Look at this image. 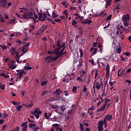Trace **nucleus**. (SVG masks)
Returning a JSON list of instances; mask_svg holds the SVG:
<instances>
[{"label":"nucleus","instance_id":"1","mask_svg":"<svg viewBox=\"0 0 131 131\" xmlns=\"http://www.w3.org/2000/svg\"><path fill=\"white\" fill-rule=\"evenodd\" d=\"M65 42H63L61 46V42L60 40H58L56 46L58 48L54 49V53L58 57H61L62 55H65L66 51H64L65 50Z\"/></svg>","mask_w":131,"mask_h":131},{"label":"nucleus","instance_id":"2","mask_svg":"<svg viewBox=\"0 0 131 131\" xmlns=\"http://www.w3.org/2000/svg\"><path fill=\"white\" fill-rule=\"evenodd\" d=\"M28 47H29V42H27L26 45H25L23 48L21 49V52H23L22 54L20 56L18 55V53L16 52V56L15 57L16 59V62L17 63H21L22 61H19L20 57L23 56L24 54H26V53H27V50H28Z\"/></svg>","mask_w":131,"mask_h":131},{"label":"nucleus","instance_id":"3","mask_svg":"<svg viewBox=\"0 0 131 131\" xmlns=\"http://www.w3.org/2000/svg\"><path fill=\"white\" fill-rule=\"evenodd\" d=\"M34 14V11L32 10H27L24 13L23 15V18L26 19H30V18H32V16H33Z\"/></svg>","mask_w":131,"mask_h":131},{"label":"nucleus","instance_id":"4","mask_svg":"<svg viewBox=\"0 0 131 131\" xmlns=\"http://www.w3.org/2000/svg\"><path fill=\"white\" fill-rule=\"evenodd\" d=\"M112 120V115H107L103 119V124H104V128H106L108 126V123L107 121H111Z\"/></svg>","mask_w":131,"mask_h":131},{"label":"nucleus","instance_id":"5","mask_svg":"<svg viewBox=\"0 0 131 131\" xmlns=\"http://www.w3.org/2000/svg\"><path fill=\"white\" fill-rule=\"evenodd\" d=\"M61 56H58V55H57V56H56L55 57H54L53 56H48L46 58L45 60L46 61V62H48V63H50L51 62H55V61H56V60H57V59H58V58L60 57Z\"/></svg>","mask_w":131,"mask_h":131},{"label":"nucleus","instance_id":"6","mask_svg":"<svg viewBox=\"0 0 131 131\" xmlns=\"http://www.w3.org/2000/svg\"><path fill=\"white\" fill-rule=\"evenodd\" d=\"M24 73H25L24 70L18 71V73H17L15 75L17 78L16 81H20V79H21V78H22L23 77Z\"/></svg>","mask_w":131,"mask_h":131},{"label":"nucleus","instance_id":"7","mask_svg":"<svg viewBox=\"0 0 131 131\" xmlns=\"http://www.w3.org/2000/svg\"><path fill=\"white\" fill-rule=\"evenodd\" d=\"M31 113L33 115H35L36 119H38V118H39V115L41 114V112L39 111V109L37 108L34 111H32Z\"/></svg>","mask_w":131,"mask_h":131},{"label":"nucleus","instance_id":"8","mask_svg":"<svg viewBox=\"0 0 131 131\" xmlns=\"http://www.w3.org/2000/svg\"><path fill=\"white\" fill-rule=\"evenodd\" d=\"M101 86H103V83H102V81H98L95 83L93 85V89L95 90H100L101 89Z\"/></svg>","mask_w":131,"mask_h":131},{"label":"nucleus","instance_id":"9","mask_svg":"<svg viewBox=\"0 0 131 131\" xmlns=\"http://www.w3.org/2000/svg\"><path fill=\"white\" fill-rule=\"evenodd\" d=\"M39 17L38 19L40 21H41V22H43L47 18H48V16H47V14L43 13L42 14V13H39L38 14Z\"/></svg>","mask_w":131,"mask_h":131},{"label":"nucleus","instance_id":"10","mask_svg":"<svg viewBox=\"0 0 131 131\" xmlns=\"http://www.w3.org/2000/svg\"><path fill=\"white\" fill-rule=\"evenodd\" d=\"M103 124H104V122L103 121H99L98 122V127L97 129L98 131H103Z\"/></svg>","mask_w":131,"mask_h":131},{"label":"nucleus","instance_id":"11","mask_svg":"<svg viewBox=\"0 0 131 131\" xmlns=\"http://www.w3.org/2000/svg\"><path fill=\"white\" fill-rule=\"evenodd\" d=\"M52 126L54 127V128H55V129H56V130L58 131V130H60V131H62L63 130L62 129V128L60 127V124H53L52 125Z\"/></svg>","mask_w":131,"mask_h":131},{"label":"nucleus","instance_id":"12","mask_svg":"<svg viewBox=\"0 0 131 131\" xmlns=\"http://www.w3.org/2000/svg\"><path fill=\"white\" fill-rule=\"evenodd\" d=\"M0 7H3V8H6V7H7V0L1 1Z\"/></svg>","mask_w":131,"mask_h":131},{"label":"nucleus","instance_id":"13","mask_svg":"<svg viewBox=\"0 0 131 131\" xmlns=\"http://www.w3.org/2000/svg\"><path fill=\"white\" fill-rule=\"evenodd\" d=\"M20 126H23V131H27L28 126H27V122L23 123Z\"/></svg>","mask_w":131,"mask_h":131},{"label":"nucleus","instance_id":"14","mask_svg":"<svg viewBox=\"0 0 131 131\" xmlns=\"http://www.w3.org/2000/svg\"><path fill=\"white\" fill-rule=\"evenodd\" d=\"M116 34L119 37H121V38H122V39H124V36H123V34H122V33L121 32H119L118 31H117L116 32Z\"/></svg>","mask_w":131,"mask_h":131},{"label":"nucleus","instance_id":"15","mask_svg":"<svg viewBox=\"0 0 131 131\" xmlns=\"http://www.w3.org/2000/svg\"><path fill=\"white\" fill-rule=\"evenodd\" d=\"M45 31V29H43L42 28H40L36 33L35 34L36 35H41L42 34V33Z\"/></svg>","mask_w":131,"mask_h":131},{"label":"nucleus","instance_id":"16","mask_svg":"<svg viewBox=\"0 0 131 131\" xmlns=\"http://www.w3.org/2000/svg\"><path fill=\"white\" fill-rule=\"evenodd\" d=\"M129 15L128 14H127L122 17V21H128V20H129Z\"/></svg>","mask_w":131,"mask_h":131},{"label":"nucleus","instance_id":"17","mask_svg":"<svg viewBox=\"0 0 131 131\" xmlns=\"http://www.w3.org/2000/svg\"><path fill=\"white\" fill-rule=\"evenodd\" d=\"M82 23L83 24H88V25H90V24L92 23V20L89 19H84L82 21Z\"/></svg>","mask_w":131,"mask_h":131},{"label":"nucleus","instance_id":"18","mask_svg":"<svg viewBox=\"0 0 131 131\" xmlns=\"http://www.w3.org/2000/svg\"><path fill=\"white\" fill-rule=\"evenodd\" d=\"M90 51L91 53L93 54V55H96L97 54V51H98V49L97 48H94V47H92L90 49Z\"/></svg>","mask_w":131,"mask_h":131},{"label":"nucleus","instance_id":"19","mask_svg":"<svg viewBox=\"0 0 131 131\" xmlns=\"http://www.w3.org/2000/svg\"><path fill=\"white\" fill-rule=\"evenodd\" d=\"M98 16H102V17H104V16H106V13H105L104 11H100V12L97 13V15H95V17Z\"/></svg>","mask_w":131,"mask_h":131},{"label":"nucleus","instance_id":"20","mask_svg":"<svg viewBox=\"0 0 131 131\" xmlns=\"http://www.w3.org/2000/svg\"><path fill=\"white\" fill-rule=\"evenodd\" d=\"M106 106H107V101H105L103 106L99 110H98V111H103V110H105V108H106Z\"/></svg>","mask_w":131,"mask_h":131},{"label":"nucleus","instance_id":"21","mask_svg":"<svg viewBox=\"0 0 131 131\" xmlns=\"http://www.w3.org/2000/svg\"><path fill=\"white\" fill-rule=\"evenodd\" d=\"M85 81L86 85H89L90 83H91V76H89V77L85 79Z\"/></svg>","mask_w":131,"mask_h":131},{"label":"nucleus","instance_id":"22","mask_svg":"<svg viewBox=\"0 0 131 131\" xmlns=\"http://www.w3.org/2000/svg\"><path fill=\"white\" fill-rule=\"evenodd\" d=\"M121 50H122V47L119 46L118 47H116V52L118 54H120V53H121Z\"/></svg>","mask_w":131,"mask_h":131},{"label":"nucleus","instance_id":"23","mask_svg":"<svg viewBox=\"0 0 131 131\" xmlns=\"http://www.w3.org/2000/svg\"><path fill=\"white\" fill-rule=\"evenodd\" d=\"M54 94H56L57 96H59L60 94H62V91L60 89H58L54 92Z\"/></svg>","mask_w":131,"mask_h":131},{"label":"nucleus","instance_id":"24","mask_svg":"<svg viewBox=\"0 0 131 131\" xmlns=\"http://www.w3.org/2000/svg\"><path fill=\"white\" fill-rule=\"evenodd\" d=\"M11 55H12V56H14L16 54V48L14 47H13L11 49Z\"/></svg>","mask_w":131,"mask_h":131},{"label":"nucleus","instance_id":"25","mask_svg":"<svg viewBox=\"0 0 131 131\" xmlns=\"http://www.w3.org/2000/svg\"><path fill=\"white\" fill-rule=\"evenodd\" d=\"M59 107L60 108V111L62 113V114H63V113H64V111H65V106L64 105H61V106H59Z\"/></svg>","mask_w":131,"mask_h":131},{"label":"nucleus","instance_id":"26","mask_svg":"<svg viewBox=\"0 0 131 131\" xmlns=\"http://www.w3.org/2000/svg\"><path fill=\"white\" fill-rule=\"evenodd\" d=\"M84 124H81V123H79V129H80V130L81 131H83L84 130Z\"/></svg>","mask_w":131,"mask_h":131},{"label":"nucleus","instance_id":"27","mask_svg":"<svg viewBox=\"0 0 131 131\" xmlns=\"http://www.w3.org/2000/svg\"><path fill=\"white\" fill-rule=\"evenodd\" d=\"M11 103L14 105V106H19V105L21 104V102H17L14 101H12Z\"/></svg>","mask_w":131,"mask_h":131},{"label":"nucleus","instance_id":"28","mask_svg":"<svg viewBox=\"0 0 131 131\" xmlns=\"http://www.w3.org/2000/svg\"><path fill=\"white\" fill-rule=\"evenodd\" d=\"M77 21L76 20H72V25H73V26H75V27H76V26H77Z\"/></svg>","mask_w":131,"mask_h":131},{"label":"nucleus","instance_id":"29","mask_svg":"<svg viewBox=\"0 0 131 131\" xmlns=\"http://www.w3.org/2000/svg\"><path fill=\"white\" fill-rule=\"evenodd\" d=\"M60 110H61L58 106V108H56L55 110V112H56V113H58V114H60V115H62V113L60 111Z\"/></svg>","mask_w":131,"mask_h":131},{"label":"nucleus","instance_id":"30","mask_svg":"<svg viewBox=\"0 0 131 131\" xmlns=\"http://www.w3.org/2000/svg\"><path fill=\"white\" fill-rule=\"evenodd\" d=\"M82 77V76H81V75L79 77H77L76 80H77V81H79L80 82H82L83 81V80H82V79L81 78Z\"/></svg>","mask_w":131,"mask_h":131},{"label":"nucleus","instance_id":"31","mask_svg":"<svg viewBox=\"0 0 131 131\" xmlns=\"http://www.w3.org/2000/svg\"><path fill=\"white\" fill-rule=\"evenodd\" d=\"M111 4V0H107L106 4L105 5V8H108L109 6Z\"/></svg>","mask_w":131,"mask_h":131},{"label":"nucleus","instance_id":"32","mask_svg":"<svg viewBox=\"0 0 131 131\" xmlns=\"http://www.w3.org/2000/svg\"><path fill=\"white\" fill-rule=\"evenodd\" d=\"M16 22V19H13L9 20V22H7V24H13V23H15Z\"/></svg>","mask_w":131,"mask_h":131},{"label":"nucleus","instance_id":"33","mask_svg":"<svg viewBox=\"0 0 131 131\" xmlns=\"http://www.w3.org/2000/svg\"><path fill=\"white\" fill-rule=\"evenodd\" d=\"M94 78L95 79H96V78H99V72H98V71H95Z\"/></svg>","mask_w":131,"mask_h":131},{"label":"nucleus","instance_id":"34","mask_svg":"<svg viewBox=\"0 0 131 131\" xmlns=\"http://www.w3.org/2000/svg\"><path fill=\"white\" fill-rule=\"evenodd\" d=\"M25 70H31L32 69V68L31 67L26 66L24 67Z\"/></svg>","mask_w":131,"mask_h":131},{"label":"nucleus","instance_id":"35","mask_svg":"<svg viewBox=\"0 0 131 131\" xmlns=\"http://www.w3.org/2000/svg\"><path fill=\"white\" fill-rule=\"evenodd\" d=\"M52 18H57V17H58V15L56 14V12H55V11H53L52 13Z\"/></svg>","mask_w":131,"mask_h":131},{"label":"nucleus","instance_id":"36","mask_svg":"<svg viewBox=\"0 0 131 131\" xmlns=\"http://www.w3.org/2000/svg\"><path fill=\"white\" fill-rule=\"evenodd\" d=\"M83 18H84L83 16H78L76 17V20H77V21H81V20H82Z\"/></svg>","mask_w":131,"mask_h":131},{"label":"nucleus","instance_id":"37","mask_svg":"<svg viewBox=\"0 0 131 131\" xmlns=\"http://www.w3.org/2000/svg\"><path fill=\"white\" fill-rule=\"evenodd\" d=\"M4 19H5V17L4 16H2V15L0 14V22L4 23L5 20H4Z\"/></svg>","mask_w":131,"mask_h":131},{"label":"nucleus","instance_id":"38","mask_svg":"<svg viewBox=\"0 0 131 131\" xmlns=\"http://www.w3.org/2000/svg\"><path fill=\"white\" fill-rule=\"evenodd\" d=\"M110 26V23L106 22L105 23V26L104 27L103 29H106V28H108Z\"/></svg>","mask_w":131,"mask_h":131},{"label":"nucleus","instance_id":"39","mask_svg":"<svg viewBox=\"0 0 131 131\" xmlns=\"http://www.w3.org/2000/svg\"><path fill=\"white\" fill-rule=\"evenodd\" d=\"M17 67V66L16 64H10V68L11 69H15Z\"/></svg>","mask_w":131,"mask_h":131},{"label":"nucleus","instance_id":"40","mask_svg":"<svg viewBox=\"0 0 131 131\" xmlns=\"http://www.w3.org/2000/svg\"><path fill=\"white\" fill-rule=\"evenodd\" d=\"M47 83H48V81H42L41 83V86H43L46 85V84H47Z\"/></svg>","mask_w":131,"mask_h":131},{"label":"nucleus","instance_id":"41","mask_svg":"<svg viewBox=\"0 0 131 131\" xmlns=\"http://www.w3.org/2000/svg\"><path fill=\"white\" fill-rule=\"evenodd\" d=\"M16 110L17 111H21V108H22V105H18V106H16Z\"/></svg>","mask_w":131,"mask_h":131},{"label":"nucleus","instance_id":"42","mask_svg":"<svg viewBox=\"0 0 131 131\" xmlns=\"http://www.w3.org/2000/svg\"><path fill=\"white\" fill-rule=\"evenodd\" d=\"M33 129H39V127L36 125V124H35L32 127Z\"/></svg>","mask_w":131,"mask_h":131},{"label":"nucleus","instance_id":"43","mask_svg":"<svg viewBox=\"0 0 131 131\" xmlns=\"http://www.w3.org/2000/svg\"><path fill=\"white\" fill-rule=\"evenodd\" d=\"M83 93H85L88 92V88H86V86L84 85L83 88Z\"/></svg>","mask_w":131,"mask_h":131},{"label":"nucleus","instance_id":"44","mask_svg":"<svg viewBox=\"0 0 131 131\" xmlns=\"http://www.w3.org/2000/svg\"><path fill=\"white\" fill-rule=\"evenodd\" d=\"M19 130H20V127L18 126H17L14 129H12L11 131H19Z\"/></svg>","mask_w":131,"mask_h":131},{"label":"nucleus","instance_id":"45","mask_svg":"<svg viewBox=\"0 0 131 131\" xmlns=\"http://www.w3.org/2000/svg\"><path fill=\"white\" fill-rule=\"evenodd\" d=\"M2 116L3 117V118H7V116H8V114H7L6 113H3L2 114Z\"/></svg>","mask_w":131,"mask_h":131},{"label":"nucleus","instance_id":"46","mask_svg":"<svg viewBox=\"0 0 131 131\" xmlns=\"http://www.w3.org/2000/svg\"><path fill=\"white\" fill-rule=\"evenodd\" d=\"M34 125H35V124L30 123L29 125V127H30V128H32L33 126H34Z\"/></svg>","mask_w":131,"mask_h":131},{"label":"nucleus","instance_id":"47","mask_svg":"<svg viewBox=\"0 0 131 131\" xmlns=\"http://www.w3.org/2000/svg\"><path fill=\"white\" fill-rule=\"evenodd\" d=\"M77 90V88L74 86L72 89L73 93H76V91Z\"/></svg>","mask_w":131,"mask_h":131},{"label":"nucleus","instance_id":"48","mask_svg":"<svg viewBox=\"0 0 131 131\" xmlns=\"http://www.w3.org/2000/svg\"><path fill=\"white\" fill-rule=\"evenodd\" d=\"M106 72L110 71V67H109V64H107L106 66Z\"/></svg>","mask_w":131,"mask_h":131},{"label":"nucleus","instance_id":"49","mask_svg":"<svg viewBox=\"0 0 131 131\" xmlns=\"http://www.w3.org/2000/svg\"><path fill=\"white\" fill-rule=\"evenodd\" d=\"M85 74V72L83 70L81 71L80 76L83 77V76H84Z\"/></svg>","mask_w":131,"mask_h":131},{"label":"nucleus","instance_id":"50","mask_svg":"<svg viewBox=\"0 0 131 131\" xmlns=\"http://www.w3.org/2000/svg\"><path fill=\"white\" fill-rule=\"evenodd\" d=\"M0 47L3 50H6V49H7V46L5 45H0Z\"/></svg>","mask_w":131,"mask_h":131},{"label":"nucleus","instance_id":"51","mask_svg":"<svg viewBox=\"0 0 131 131\" xmlns=\"http://www.w3.org/2000/svg\"><path fill=\"white\" fill-rule=\"evenodd\" d=\"M44 116H45V117L46 118V119H50V116H48V113H46L44 114Z\"/></svg>","mask_w":131,"mask_h":131},{"label":"nucleus","instance_id":"52","mask_svg":"<svg viewBox=\"0 0 131 131\" xmlns=\"http://www.w3.org/2000/svg\"><path fill=\"white\" fill-rule=\"evenodd\" d=\"M111 18H112V15H110L106 17V21H108V20H111Z\"/></svg>","mask_w":131,"mask_h":131},{"label":"nucleus","instance_id":"53","mask_svg":"<svg viewBox=\"0 0 131 131\" xmlns=\"http://www.w3.org/2000/svg\"><path fill=\"white\" fill-rule=\"evenodd\" d=\"M25 11H26V8H20V13H22V12H25Z\"/></svg>","mask_w":131,"mask_h":131},{"label":"nucleus","instance_id":"54","mask_svg":"<svg viewBox=\"0 0 131 131\" xmlns=\"http://www.w3.org/2000/svg\"><path fill=\"white\" fill-rule=\"evenodd\" d=\"M129 28H127L126 29H125V30H123L125 32H126V33H128V32H129Z\"/></svg>","mask_w":131,"mask_h":131},{"label":"nucleus","instance_id":"55","mask_svg":"<svg viewBox=\"0 0 131 131\" xmlns=\"http://www.w3.org/2000/svg\"><path fill=\"white\" fill-rule=\"evenodd\" d=\"M89 111H92V110H95V105H93L91 108H89Z\"/></svg>","mask_w":131,"mask_h":131},{"label":"nucleus","instance_id":"56","mask_svg":"<svg viewBox=\"0 0 131 131\" xmlns=\"http://www.w3.org/2000/svg\"><path fill=\"white\" fill-rule=\"evenodd\" d=\"M52 108H53V109H58L59 106L58 105H52Z\"/></svg>","mask_w":131,"mask_h":131},{"label":"nucleus","instance_id":"57","mask_svg":"<svg viewBox=\"0 0 131 131\" xmlns=\"http://www.w3.org/2000/svg\"><path fill=\"white\" fill-rule=\"evenodd\" d=\"M123 23L124 24V25L125 26H126V27H127V26H128V24L127 21H123Z\"/></svg>","mask_w":131,"mask_h":131},{"label":"nucleus","instance_id":"58","mask_svg":"<svg viewBox=\"0 0 131 131\" xmlns=\"http://www.w3.org/2000/svg\"><path fill=\"white\" fill-rule=\"evenodd\" d=\"M29 80V79H28V78L27 77H24V81H25V82H27Z\"/></svg>","mask_w":131,"mask_h":131},{"label":"nucleus","instance_id":"59","mask_svg":"<svg viewBox=\"0 0 131 131\" xmlns=\"http://www.w3.org/2000/svg\"><path fill=\"white\" fill-rule=\"evenodd\" d=\"M79 50H80L79 52H80V57L82 58V54H83L82 50H81V49H80Z\"/></svg>","mask_w":131,"mask_h":131},{"label":"nucleus","instance_id":"60","mask_svg":"<svg viewBox=\"0 0 131 131\" xmlns=\"http://www.w3.org/2000/svg\"><path fill=\"white\" fill-rule=\"evenodd\" d=\"M109 76H110V71L106 72V77L109 78Z\"/></svg>","mask_w":131,"mask_h":131},{"label":"nucleus","instance_id":"61","mask_svg":"<svg viewBox=\"0 0 131 131\" xmlns=\"http://www.w3.org/2000/svg\"><path fill=\"white\" fill-rule=\"evenodd\" d=\"M58 98H59L60 100H61V101H65V98L62 96H60Z\"/></svg>","mask_w":131,"mask_h":131},{"label":"nucleus","instance_id":"62","mask_svg":"<svg viewBox=\"0 0 131 131\" xmlns=\"http://www.w3.org/2000/svg\"><path fill=\"white\" fill-rule=\"evenodd\" d=\"M0 88L2 90H5V85H0Z\"/></svg>","mask_w":131,"mask_h":131},{"label":"nucleus","instance_id":"63","mask_svg":"<svg viewBox=\"0 0 131 131\" xmlns=\"http://www.w3.org/2000/svg\"><path fill=\"white\" fill-rule=\"evenodd\" d=\"M16 42L19 43V46H21V44L22 43V41H20V40H16Z\"/></svg>","mask_w":131,"mask_h":131},{"label":"nucleus","instance_id":"64","mask_svg":"<svg viewBox=\"0 0 131 131\" xmlns=\"http://www.w3.org/2000/svg\"><path fill=\"white\" fill-rule=\"evenodd\" d=\"M32 106H33V103H30L27 105V107H28L29 108H31Z\"/></svg>","mask_w":131,"mask_h":131}]
</instances>
